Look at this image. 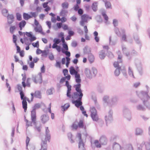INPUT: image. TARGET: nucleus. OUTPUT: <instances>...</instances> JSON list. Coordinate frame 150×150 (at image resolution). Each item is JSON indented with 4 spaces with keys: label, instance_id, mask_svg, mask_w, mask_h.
Returning <instances> with one entry per match:
<instances>
[{
    "label": "nucleus",
    "instance_id": "50",
    "mask_svg": "<svg viewBox=\"0 0 150 150\" xmlns=\"http://www.w3.org/2000/svg\"><path fill=\"white\" fill-rule=\"evenodd\" d=\"M94 144L96 147L97 148H100L101 147V144L99 143V142L98 140H95Z\"/></svg>",
    "mask_w": 150,
    "mask_h": 150
},
{
    "label": "nucleus",
    "instance_id": "15",
    "mask_svg": "<svg viewBox=\"0 0 150 150\" xmlns=\"http://www.w3.org/2000/svg\"><path fill=\"white\" fill-rule=\"evenodd\" d=\"M78 98L76 100H72V103L74 104L75 106L77 108H79L80 106L82 105V103L81 101L82 97L81 98L80 97H78Z\"/></svg>",
    "mask_w": 150,
    "mask_h": 150
},
{
    "label": "nucleus",
    "instance_id": "10",
    "mask_svg": "<svg viewBox=\"0 0 150 150\" xmlns=\"http://www.w3.org/2000/svg\"><path fill=\"white\" fill-rule=\"evenodd\" d=\"M123 115L128 120L130 121L131 119V115L129 110L126 107L123 109Z\"/></svg>",
    "mask_w": 150,
    "mask_h": 150
},
{
    "label": "nucleus",
    "instance_id": "44",
    "mask_svg": "<svg viewBox=\"0 0 150 150\" xmlns=\"http://www.w3.org/2000/svg\"><path fill=\"white\" fill-rule=\"evenodd\" d=\"M136 108L138 110L140 111H145V108L142 105L140 104L136 106Z\"/></svg>",
    "mask_w": 150,
    "mask_h": 150
},
{
    "label": "nucleus",
    "instance_id": "62",
    "mask_svg": "<svg viewBox=\"0 0 150 150\" xmlns=\"http://www.w3.org/2000/svg\"><path fill=\"white\" fill-rule=\"evenodd\" d=\"M90 111H91V114H97V110H96L95 108L94 107L92 108L91 109Z\"/></svg>",
    "mask_w": 150,
    "mask_h": 150
},
{
    "label": "nucleus",
    "instance_id": "4",
    "mask_svg": "<svg viewBox=\"0 0 150 150\" xmlns=\"http://www.w3.org/2000/svg\"><path fill=\"white\" fill-rule=\"evenodd\" d=\"M41 106L39 103L35 104L33 107V110L31 111V120L33 124L36 125V110L39 108Z\"/></svg>",
    "mask_w": 150,
    "mask_h": 150
},
{
    "label": "nucleus",
    "instance_id": "13",
    "mask_svg": "<svg viewBox=\"0 0 150 150\" xmlns=\"http://www.w3.org/2000/svg\"><path fill=\"white\" fill-rule=\"evenodd\" d=\"M89 18L88 15L86 14H84L81 16V20L80 21V25L83 26L84 25L85 23H87L88 19Z\"/></svg>",
    "mask_w": 150,
    "mask_h": 150
},
{
    "label": "nucleus",
    "instance_id": "55",
    "mask_svg": "<svg viewBox=\"0 0 150 150\" xmlns=\"http://www.w3.org/2000/svg\"><path fill=\"white\" fill-rule=\"evenodd\" d=\"M16 29V27L15 26H11L9 29L10 32L11 34H13L14 32V31Z\"/></svg>",
    "mask_w": 150,
    "mask_h": 150
},
{
    "label": "nucleus",
    "instance_id": "25",
    "mask_svg": "<svg viewBox=\"0 0 150 150\" xmlns=\"http://www.w3.org/2000/svg\"><path fill=\"white\" fill-rule=\"evenodd\" d=\"M109 98V97L108 96H104L103 99V100L104 103L106 105H110L109 101H108Z\"/></svg>",
    "mask_w": 150,
    "mask_h": 150
},
{
    "label": "nucleus",
    "instance_id": "48",
    "mask_svg": "<svg viewBox=\"0 0 150 150\" xmlns=\"http://www.w3.org/2000/svg\"><path fill=\"white\" fill-rule=\"evenodd\" d=\"M70 105L69 103H67L65 104L64 105L62 106V108L64 111L66 110L69 107Z\"/></svg>",
    "mask_w": 150,
    "mask_h": 150
},
{
    "label": "nucleus",
    "instance_id": "26",
    "mask_svg": "<svg viewBox=\"0 0 150 150\" xmlns=\"http://www.w3.org/2000/svg\"><path fill=\"white\" fill-rule=\"evenodd\" d=\"M98 3L97 2H94L93 3L92 5L91 6L92 9L94 12H96L97 10Z\"/></svg>",
    "mask_w": 150,
    "mask_h": 150
},
{
    "label": "nucleus",
    "instance_id": "47",
    "mask_svg": "<svg viewBox=\"0 0 150 150\" xmlns=\"http://www.w3.org/2000/svg\"><path fill=\"white\" fill-rule=\"evenodd\" d=\"M122 49L123 54L127 57H129L130 54L129 52L126 51V47H122Z\"/></svg>",
    "mask_w": 150,
    "mask_h": 150
},
{
    "label": "nucleus",
    "instance_id": "22",
    "mask_svg": "<svg viewBox=\"0 0 150 150\" xmlns=\"http://www.w3.org/2000/svg\"><path fill=\"white\" fill-rule=\"evenodd\" d=\"M99 57L101 59H104L106 56L105 51L103 50L100 51L99 52Z\"/></svg>",
    "mask_w": 150,
    "mask_h": 150
},
{
    "label": "nucleus",
    "instance_id": "8",
    "mask_svg": "<svg viewBox=\"0 0 150 150\" xmlns=\"http://www.w3.org/2000/svg\"><path fill=\"white\" fill-rule=\"evenodd\" d=\"M112 114L113 112L112 110H110L108 114L105 117V120L107 126L108 124L112 122L113 121Z\"/></svg>",
    "mask_w": 150,
    "mask_h": 150
},
{
    "label": "nucleus",
    "instance_id": "59",
    "mask_svg": "<svg viewBox=\"0 0 150 150\" xmlns=\"http://www.w3.org/2000/svg\"><path fill=\"white\" fill-rule=\"evenodd\" d=\"M25 34L29 38H32L33 37H35L33 35L31 32H26Z\"/></svg>",
    "mask_w": 150,
    "mask_h": 150
},
{
    "label": "nucleus",
    "instance_id": "5",
    "mask_svg": "<svg viewBox=\"0 0 150 150\" xmlns=\"http://www.w3.org/2000/svg\"><path fill=\"white\" fill-rule=\"evenodd\" d=\"M84 73L88 78L91 79L93 77L96 76L97 73V70L95 68H92L91 70H90L89 68H86L85 69Z\"/></svg>",
    "mask_w": 150,
    "mask_h": 150
},
{
    "label": "nucleus",
    "instance_id": "1",
    "mask_svg": "<svg viewBox=\"0 0 150 150\" xmlns=\"http://www.w3.org/2000/svg\"><path fill=\"white\" fill-rule=\"evenodd\" d=\"M50 132L48 127H46L45 138L44 140L42 139V142L41 144V149L40 150H47V140L50 142L51 139V135Z\"/></svg>",
    "mask_w": 150,
    "mask_h": 150
},
{
    "label": "nucleus",
    "instance_id": "36",
    "mask_svg": "<svg viewBox=\"0 0 150 150\" xmlns=\"http://www.w3.org/2000/svg\"><path fill=\"white\" fill-rule=\"evenodd\" d=\"M23 17L24 19L27 20L31 18V16L28 13H24L23 14Z\"/></svg>",
    "mask_w": 150,
    "mask_h": 150
},
{
    "label": "nucleus",
    "instance_id": "28",
    "mask_svg": "<svg viewBox=\"0 0 150 150\" xmlns=\"http://www.w3.org/2000/svg\"><path fill=\"white\" fill-rule=\"evenodd\" d=\"M109 45L111 46H114L117 43V40H111V36H110L109 38Z\"/></svg>",
    "mask_w": 150,
    "mask_h": 150
},
{
    "label": "nucleus",
    "instance_id": "9",
    "mask_svg": "<svg viewBox=\"0 0 150 150\" xmlns=\"http://www.w3.org/2000/svg\"><path fill=\"white\" fill-rule=\"evenodd\" d=\"M135 65L139 74L142 75L143 74V71L141 61L138 59H136Z\"/></svg>",
    "mask_w": 150,
    "mask_h": 150
},
{
    "label": "nucleus",
    "instance_id": "29",
    "mask_svg": "<svg viewBox=\"0 0 150 150\" xmlns=\"http://www.w3.org/2000/svg\"><path fill=\"white\" fill-rule=\"evenodd\" d=\"M142 144H145L146 150H150V140H149V142H145L143 141Z\"/></svg>",
    "mask_w": 150,
    "mask_h": 150
},
{
    "label": "nucleus",
    "instance_id": "51",
    "mask_svg": "<svg viewBox=\"0 0 150 150\" xmlns=\"http://www.w3.org/2000/svg\"><path fill=\"white\" fill-rule=\"evenodd\" d=\"M26 22L24 20H22L18 23V26L24 27L26 24Z\"/></svg>",
    "mask_w": 150,
    "mask_h": 150
},
{
    "label": "nucleus",
    "instance_id": "24",
    "mask_svg": "<svg viewBox=\"0 0 150 150\" xmlns=\"http://www.w3.org/2000/svg\"><path fill=\"white\" fill-rule=\"evenodd\" d=\"M113 149L114 150H121V147L118 143L115 142L113 146Z\"/></svg>",
    "mask_w": 150,
    "mask_h": 150
},
{
    "label": "nucleus",
    "instance_id": "63",
    "mask_svg": "<svg viewBox=\"0 0 150 150\" xmlns=\"http://www.w3.org/2000/svg\"><path fill=\"white\" fill-rule=\"evenodd\" d=\"M54 89L53 88H51L49 89H48L47 91V93L49 95H52L53 94L52 90Z\"/></svg>",
    "mask_w": 150,
    "mask_h": 150
},
{
    "label": "nucleus",
    "instance_id": "37",
    "mask_svg": "<svg viewBox=\"0 0 150 150\" xmlns=\"http://www.w3.org/2000/svg\"><path fill=\"white\" fill-rule=\"evenodd\" d=\"M35 30L36 32H38L44 35L45 33L42 31V30L41 27L38 28L37 27H36L35 28Z\"/></svg>",
    "mask_w": 150,
    "mask_h": 150
},
{
    "label": "nucleus",
    "instance_id": "60",
    "mask_svg": "<svg viewBox=\"0 0 150 150\" xmlns=\"http://www.w3.org/2000/svg\"><path fill=\"white\" fill-rule=\"evenodd\" d=\"M53 42H54V44H59L61 42V40L58 38H55L53 40Z\"/></svg>",
    "mask_w": 150,
    "mask_h": 150
},
{
    "label": "nucleus",
    "instance_id": "52",
    "mask_svg": "<svg viewBox=\"0 0 150 150\" xmlns=\"http://www.w3.org/2000/svg\"><path fill=\"white\" fill-rule=\"evenodd\" d=\"M101 14L104 18L105 20L106 21H107L108 20V17L106 14L105 12V11H102L101 13Z\"/></svg>",
    "mask_w": 150,
    "mask_h": 150
},
{
    "label": "nucleus",
    "instance_id": "34",
    "mask_svg": "<svg viewBox=\"0 0 150 150\" xmlns=\"http://www.w3.org/2000/svg\"><path fill=\"white\" fill-rule=\"evenodd\" d=\"M83 52L84 54H87L88 55L91 54V49L90 47H84L83 49Z\"/></svg>",
    "mask_w": 150,
    "mask_h": 150
},
{
    "label": "nucleus",
    "instance_id": "31",
    "mask_svg": "<svg viewBox=\"0 0 150 150\" xmlns=\"http://www.w3.org/2000/svg\"><path fill=\"white\" fill-rule=\"evenodd\" d=\"M134 38L136 43L138 44H139V46H141V42L139 40V37L138 35H137L136 34H134Z\"/></svg>",
    "mask_w": 150,
    "mask_h": 150
},
{
    "label": "nucleus",
    "instance_id": "41",
    "mask_svg": "<svg viewBox=\"0 0 150 150\" xmlns=\"http://www.w3.org/2000/svg\"><path fill=\"white\" fill-rule=\"evenodd\" d=\"M114 31L115 34L119 37L121 36L120 32V31L119 29L117 27L114 28Z\"/></svg>",
    "mask_w": 150,
    "mask_h": 150
},
{
    "label": "nucleus",
    "instance_id": "23",
    "mask_svg": "<svg viewBox=\"0 0 150 150\" xmlns=\"http://www.w3.org/2000/svg\"><path fill=\"white\" fill-rule=\"evenodd\" d=\"M78 127L81 128H84L85 130H86V126L84 125L83 121L80 120L78 123Z\"/></svg>",
    "mask_w": 150,
    "mask_h": 150
},
{
    "label": "nucleus",
    "instance_id": "21",
    "mask_svg": "<svg viewBox=\"0 0 150 150\" xmlns=\"http://www.w3.org/2000/svg\"><path fill=\"white\" fill-rule=\"evenodd\" d=\"M143 133V130L140 128H137L135 129V134L137 135H142Z\"/></svg>",
    "mask_w": 150,
    "mask_h": 150
},
{
    "label": "nucleus",
    "instance_id": "30",
    "mask_svg": "<svg viewBox=\"0 0 150 150\" xmlns=\"http://www.w3.org/2000/svg\"><path fill=\"white\" fill-rule=\"evenodd\" d=\"M122 73L123 74V75L126 78H127V74L126 70L124 67H121L120 69Z\"/></svg>",
    "mask_w": 150,
    "mask_h": 150
},
{
    "label": "nucleus",
    "instance_id": "45",
    "mask_svg": "<svg viewBox=\"0 0 150 150\" xmlns=\"http://www.w3.org/2000/svg\"><path fill=\"white\" fill-rule=\"evenodd\" d=\"M30 79L29 78H28L27 79L26 82V83H25V86H22L24 88H25L26 86H27L28 87H30Z\"/></svg>",
    "mask_w": 150,
    "mask_h": 150
},
{
    "label": "nucleus",
    "instance_id": "58",
    "mask_svg": "<svg viewBox=\"0 0 150 150\" xmlns=\"http://www.w3.org/2000/svg\"><path fill=\"white\" fill-rule=\"evenodd\" d=\"M2 13L3 16L6 17L7 15V13H8V11L6 9H3L2 10Z\"/></svg>",
    "mask_w": 150,
    "mask_h": 150
},
{
    "label": "nucleus",
    "instance_id": "19",
    "mask_svg": "<svg viewBox=\"0 0 150 150\" xmlns=\"http://www.w3.org/2000/svg\"><path fill=\"white\" fill-rule=\"evenodd\" d=\"M49 117L47 114H43L41 116L40 119L43 123L45 124L49 120Z\"/></svg>",
    "mask_w": 150,
    "mask_h": 150
},
{
    "label": "nucleus",
    "instance_id": "33",
    "mask_svg": "<svg viewBox=\"0 0 150 150\" xmlns=\"http://www.w3.org/2000/svg\"><path fill=\"white\" fill-rule=\"evenodd\" d=\"M74 75H75L76 82L77 83H80L81 82V79L80 74Z\"/></svg>",
    "mask_w": 150,
    "mask_h": 150
},
{
    "label": "nucleus",
    "instance_id": "49",
    "mask_svg": "<svg viewBox=\"0 0 150 150\" xmlns=\"http://www.w3.org/2000/svg\"><path fill=\"white\" fill-rule=\"evenodd\" d=\"M71 88H70L69 87L68 88H67V97L69 98H72V96L71 95Z\"/></svg>",
    "mask_w": 150,
    "mask_h": 150
},
{
    "label": "nucleus",
    "instance_id": "32",
    "mask_svg": "<svg viewBox=\"0 0 150 150\" xmlns=\"http://www.w3.org/2000/svg\"><path fill=\"white\" fill-rule=\"evenodd\" d=\"M91 117L93 121L97 122L98 120V117L97 114H91Z\"/></svg>",
    "mask_w": 150,
    "mask_h": 150
},
{
    "label": "nucleus",
    "instance_id": "43",
    "mask_svg": "<svg viewBox=\"0 0 150 150\" xmlns=\"http://www.w3.org/2000/svg\"><path fill=\"white\" fill-rule=\"evenodd\" d=\"M96 19L98 23H102L103 21V19L100 15H97L96 17Z\"/></svg>",
    "mask_w": 150,
    "mask_h": 150
},
{
    "label": "nucleus",
    "instance_id": "18",
    "mask_svg": "<svg viewBox=\"0 0 150 150\" xmlns=\"http://www.w3.org/2000/svg\"><path fill=\"white\" fill-rule=\"evenodd\" d=\"M6 17L7 19V22L9 25L12 24L14 21V17L13 14H8Z\"/></svg>",
    "mask_w": 150,
    "mask_h": 150
},
{
    "label": "nucleus",
    "instance_id": "64",
    "mask_svg": "<svg viewBox=\"0 0 150 150\" xmlns=\"http://www.w3.org/2000/svg\"><path fill=\"white\" fill-rule=\"evenodd\" d=\"M48 58L51 61H52L54 59V57L53 54L52 52L50 53H49V54Z\"/></svg>",
    "mask_w": 150,
    "mask_h": 150
},
{
    "label": "nucleus",
    "instance_id": "56",
    "mask_svg": "<svg viewBox=\"0 0 150 150\" xmlns=\"http://www.w3.org/2000/svg\"><path fill=\"white\" fill-rule=\"evenodd\" d=\"M128 74L130 77H132L133 78H135L133 75V71L132 70L130 67H129L128 68Z\"/></svg>",
    "mask_w": 150,
    "mask_h": 150
},
{
    "label": "nucleus",
    "instance_id": "20",
    "mask_svg": "<svg viewBox=\"0 0 150 150\" xmlns=\"http://www.w3.org/2000/svg\"><path fill=\"white\" fill-rule=\"evenodd\" d=\"M42 54L41 56L46 58L47 57L48 55L49 54L50 50L49 49L45 50L42 51H40Z\"/></svg>",
    "mask_w": 150,
    "mask_h": 150
},
{
    "label": "nucleus",
    "instance_id": "16",
    "mask_svg": "<svg viewBox=\"0 0 150 150\" xmlns=\"http://www.w3.org/2000/svg\"><path fill=\"white\" fill-rule=\"evenodd\" d=\"M118 100V98L117 96H112L109 100L110 105L112 106L113 105H116Z\"/></svg>",
    "mask_w": 150,
    "mask_h": 150
},
{
    "label": "nucleus",
    "instance_id": "40",
    "mask_svg": "<svg viewBox=\"0 0 150 150\" xmlns=\"http://www.w3.org/2000/svg\"><path fill=\"white\" fill-rule=\"evenodd\" d=\"M121 67L117 68L114 71V74L115 76H118L120 74V69Z\"/></svg>",
    "mask_w": 150,
    "mask_h": 150
},
{
    "label": "nucleus",
    "instance_id": "17",
    "mask_svg": "<svg viewBox=\"0 0 150 150\" xmlns=\"http://www.w3.org/2000/svg\"><path fill=\"white\" fill-rule=\"evenodd\" d=\"M108 139L105 135H102L99 139V142L100 144L102 145H106L108 142Z\"/></svg>",
    "mask_w": 150,
    "mask_h": 150
},
{
    "label": "nucleus",
    "instance_id": "2",
    "mask_svg": "<svg viewBox=\"0 0 150 150\" xmlns=\"http://www.w3.org/2000/svg\"><path fill=\"white\" fill-rule=\"evenodd\" d=\"M149 91V90H147L146 91H141V93L144 97L143 98H141V99L143 101L144 105L148 109L150 110V103L148 102L150 98V96L148 95Z\"/></svg>",
    "mask_w": 150,
    "mask_h": 150
},
{
    "label": "nucleus",
    "instance_id": "6",
    "mask_svg": "<svg viewBox=\"0 0 150 150\" xmlns=\"http://www.w3.org/2000/svg\"><path fill=\"white\" fill-rule=\"evenodd\" d=\"M32 79L36 84L38 83L41 84L42 83V79L41 73H39L37 75H33Z\"/></svg>",
    "mask_w": 150,
    "mask_h": 150
},
{
    "label": "nucleus",
    "instance_id": "35",
    "mask_svg": "<svg viewBox=\"0 0 150 150\" xmlns=\"http://www.w3.org/2000/svg\"><path fill=\"white\" fill-rule=\"evenodd\" d=\"M22 104L23 108L24 109V111L25 112L27 108V103L26 100H22Z\"/></svg>",
    "mask_w": 150,
    "mask_h": 150
},
{
    "label": "nucleus",
    "instance_id": "46",
    "mask_svg": "<svg viewBox=\"0 0 150 150\" xmlns=\"http://www.w3.org/2000/svg\"><path fill=\"white\" fill-rule=\"evenodd\" d=\"M117 53L118 54V57L117 58L118 61L117 62H118L119 64L121 63L122 62V56L121 55L119 54L120 53V51H118Z\"/></svg>",
    "mask_w": 150,
    "mask_h": 150
},
{
    "label": "nucleus",
    "instance_id": "12",
    "mask_svg": "<svg viewBox=\"0 0 150 150\" xmlns=\"http://www.w3.org/2000/svg\"><path fill=\"white\" fill-rule=\"evenodd\" d=\"M31 96V101H33L34 97H35L36 98H38L40 99L41 98L42 95L41 92L39 91H35L34 93H30Z\"/></svg>",
    "mask_w": 150,
    "mask_h": 150
},
{
    "label": "nucleus",
    "instance_id": "53",
    "mask_svg": "<svg viewBox=\"0 0 150 150\" xmlns=\"http://www.w3.org/2000/svg\"><path fill=\"white\" fill-rule=\"evenodd\" d=\"M17 37L15 35H13V42L15 44L16 47H19L16 44V41L17 40Z\"/></svg>",
    "mask_w": 150,
    "mask_h": 150
},
{
    "label": "nucleus",
    "instance_id": "38",
    "mask_svg": "<svg viewBox=\"0 0 150 150\" xmlns=\"http://www.w3.org/2000/svg\"><path fill=\"white\" fill-rule=\"evenodd\" d=\"M67 136L70 142L71 143H74V142L72 138L73 135L71 132H69L67 134Z\"/></svg>",
    "mask_w": 150,
    "mask_h": 150
},
{
    "label": "nucleus",
    "instance_id": "54",
    "mask_svg": "<svg viewBox=\"0 0 150 150\" xmlns=\"http://www.w3.org/2000/svg\"><path fill=\"white\" fill-rule=\"evenodd\" d=\"M105 6L107 9L111 8V5L109 1H107L105 3Z\"/></svg>",
    "mask_w": 150,
    "mask_h": 150
},
{
    "label": "nucleus",
    "instance_id": "61",
    "mask_svg": "<svg viewBox=\"0 0 150 150\" xmlns=\"http://www.w3.org/2000/svg\"><path fill=\"white\" fill-rule=\"evenodd\" d=\"M16 16L17 19L18 21H21L22 20L21 15L19 13H16Z\"/></svg>",
    "mask_w": 150,
    "mask_h": 150
},
{
    "label": "nucleus",
    "instance_id": "7",
    "mask_svg": "<svg viewBox=\"0 0 150 150\" xmlns=\"http://www.w3.org/2000/svg\"><path fill=\"white\" fill-rule=\"evenodd\" d=\"M76 137L79 139V148L80 150H86L85 146V144L83 142L81 138V135L80 133H78L76 135Z\"/></svg>",
    "mask_w": 150,
    "mask_h": 150
},
{
    "label": "nucleus",
    "instance_id": "27",
    "mask_svg": "<svg viewBox=\"0 0 150 150\" xmlns=\"http://www.w3.org/2000/svg\"><path fill=\"white\" fill-rule=\"evenodd\" d=\"M68 13V11L67 9H62L59 15L60 16H66Z\"/></svg>",
    "mask_w": 150,
    "mask_h": 150
},
{
    "label": "nucleus",
    "instance_id": "57",
    "mask_svg": "<svg viewBox=\"0 0 150 150\" xmlns=\"http://www.w3.org/2000/svg\"><path fill=\"white\" fill-rule=\"evenodd\" d=\"M26 79V75L25 74H24V75L23 76L22 80L23 81L22 82V86H25V81Z\"/></svg>",
    "mask_w": 150,
    "mask_h": 150
},
{
    "label": "nucleus",
    "instance_id": "3",
    "mask_svg": "<svg viewBox=\"0 0 150 150\" xmlns=\"http://www.w3.org/2000/svg\"><path fill=\"white\" fill-rule=\"evenodd\" d=\"M81 84L80 83H78L74 85V87L75 88L76 92H74V95L72 96V98L76 99L78 97H80V98L83 97V94L81 88Z\"/></svg>",
    "mask_w": 150,
    "mask_h": 150
},
{
    "label": "nucleus",
    "instance_id": "14",
    "mask_svg": "<svg viewBox=\"0 0 150 150\" xmlns=\"http://www.w3.org/2000/svg\"><path fill=\"white\" fill-rule=\"evenodd\" d=\"M76 69H74V67L71 66L69 68V72L70 74L71 75H77L79 74L78 72L79 71V67L77 66H76Z\"/></svg>",
    "mask_w": 150,
    "mask_h": 150
},
{
    "label": "nucleus",
    "instance_id": "39",
    "mask_svg": "<svg viewBox=\"0 0 150 150\" xmlns=\"http://www.w3.org/2000/svg\"><path fill=\"white\" fill-rule=\"evenodd\" d=\"M88 60L90 63H92L94 62V57L92 54L88 55Z\"/></svg>",
    "mask_w": 150,
    "mask_h": 150
},
{
    "label": "nucleus",
    "instance_id": "42",
    "mask_svg": "<svg viewBox=\"0 0 150 150\" xmlns=\"http://www.w3.org/2000/svg\"><path fill=\"white\" fill-rule=\"evenodd\" d=\"M69 5V4L67 2H64L62 3V9H67L68 8Z\"/></svg>",
    "mask_w": 150,
    "mask_h": 150
},
{
    "label": "nucleus",
    "instance_id": "11",
    "mask_svg": "<svg viewBox=\"0 0 150 150\" xmlns=\"http://www.w3.org/2000/svg\"><path fill=\"white\" fill-rule=\"evenodd\" d=\"M24 36L25 37L24 38V43L26 45L25 47H29V45L31 44L32 42L36 39V38L35 37H33L32 38H28V37H25V34Z\"/></svg>",
    "mask_w": 150,
    "mask_h": 150
}]
</instances>
